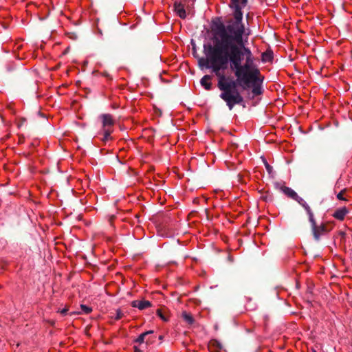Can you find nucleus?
Returning <instances> with one entry per match:
<instances>
[{
  "label": "nucleus",
  "mask_w": 352,
  "mask_h": 352,
  "mask_svg": "<svg viewBox=\"0 0 352 352\" xmlns=\"http://www.w3.org/2000/svg\"><path fill=\"white\" fill-rule=\"evenodd\" d=\"M262 82L263 79L259 78V80L256 82H251L250 85H252V92L254 96H258L262 94Z\"/></svg>",
  "instance_id": "nucleus-8"
},
{
  "label": "nucleus",
  "mask_w": 352,
  "mask_h": 352,
  "mask_svg": "<svg viewBox=\"0 0 352 352\" xmlns=\"http://www.w3.org/2000/svg\"><path fill=\"white\" fill-rule=\"evenodd\" d=\"M311 226L312 233L314 239L316 241H318L320 238V236L325 232L326 227L324 224H321L318 226L316 224V220L314 219V221H309Z\"/></svg>",
  "instance_id": "nucleus-5"
},
{
  "label": "nucleus",
  "mask_w": 352,
  "mask_h": 352,
  "mask_svg": "<svg viewBox=\"0 0 352 352\" xmlns=\"http://www.w3.org/2000/svg\"><path fill=\"white\" fill-rule=\"evenodd\" d=\"M255 58H248L246 61L232 69L240 85L250 87L251 82L259 80L260 72L254 63Z\"/></svg>",
  "instance_id": "nucleus-3"
},
{
  "label": "nucleus",
  "mask_w": 352,
  "mask_h": 352,
  "mask_svg": "<svg viewBox=\"0 0 352 352\" xmlns=\"http://www.w3.org/2000/svg\"><path fill=\"white\" fill-rule=\"evenodd\" d=\"M216 344L217 346H218V349H221V344L217 342V341H214L212 343H211L210 344ZM211 346V345H210V347Z\"/></svg>",
  "instance_id": "nucleus-23"
},
{
  "label": "nucleus",
  "mask_w": 352,
  "mask_h": 352,
  "mask_svg": "<svg viewBox=\"0 0 352 352\" xmlns=\"http://www.w3.org/2000/svg\"><path fill=\"white\" fill-rule=\"evenodd\" d=\"M248 0H231L232 7H243L247 4Z\"/></svg>",
  "instance_id": "nucleus-14"
},
{
  "label": "nucleus",
  "mask_w": 352,
  "mask_h": 352,
  "mask_svg": "<svg viewBox=\"0 0 352 352\" xmlns=\"http://www.w3.org/2000/svg\"><path fill=\"white\" fill-rule=\"evenodd\" d=\"M314 352H316V351H314Z\"/></svg>",
  "instance_id": "nucleus-26"
},
{
  "label": "nucleus",
  "mask_w": 352,
  "mask_h": 352,
  "mask_svg": "<svg viewBox=\"0 0 352 352\" xmlns=\"http://www.w3.org/2000/svg\"><path fill=\"white\" fill-rule=\"evenodd\" d=\"M182 317L184 320L188 324H192L195 321L192 316L186 311L182 313Z\"/></svg>",
  "instance_id": "nucleus-12"
},
{
  "label": "nucleus",
  "mask_w": 352,
  "mask_h": 352,
  "mask_svg": "<svg viewBox=\"0 0 352 352\" xmlns=\"http://www.w3.org/2000/svg\"><path fill=\"white\" fill-rule=\"evenodd\" d=\"M248 34L234 40L231 36H214L212 44L204 45L206 58L199 59V65L210 69L212 72L218 78V88L221 91L220 98L226 102L230 110L235 104H239L243 101L240 93L234 89L235 81L227 82L224 71L228 64L231 69L245 62L248 58H253L251 50L245 45L248 41Z\"/></svg>",
  "instance_id": "nucleus-1"
},
{
  "label": "nucleus",
  "mask_w": 352,
  "mask_h": 352,
  "mask_svg": "<svg viewBox=\"0 0 352 352\" xmlns=\"http://www.w3.org/2000/svg\"><path fill=\"white\" fill-rule=\"evenodd\" d=\"M174 11L181 19L186 17V12L184 4L180 1H175L174 3Z\"/></svg>",
  "instance_id": "nucleus-6"
},
{
  "label": "nucleus",
  "mask_w": 352,
  "mask_h": 352,
  "mask_svg": "<svg viewBox=\"0 0 352 352\" xmlns=\"http://www.w3.org/2000/svg\"><path fill=\"white\" fill-rule=\"evenodd\" d=\"M132 306L143 310L151 307V303L148 300H135L132 302Z\"/></svg>",
  "instance_id": "nucleus-9"
},
{
  "label": "nucleus",
  "mask_w": 352,
  "mask_h": 352,
  "mask_svg": "<svg viewBox=\"0 0 352 352\" xmlns=\"http://www.w3.org/2000/svg\"><path fill=\"white\" fill-rule=\"evenodd\" d=\"M211 79H212V76L210 75H205L201 78V79L200 80V83H201V85L206 90L209 91L212 89V84L210 82Z\"/></svg>",
  "instance_id": "nucleus-10"
},
{
  "label": "nucleus",
  "mask_w": 352,
  "mask_h": 352,
  "mask_svg": "<svg viewBox=\"0 0 352 352\" xmlns=\"http://www.w3.org/2000/svg\"><path fill=\"white\" fill-rule=\"evenodd\" d=\"M337 198L339 200H346L345 198L343 197V192L341 191L337 195Z\"/></svg>",
  "instance_id": "nucleus-21"
},
{
  "label": "nucleus",
  "mask_w": 352,
  "mask_h": 352,
  "mask_svg": "<svg viewBox=\"0 0 352 352\" xmlns=\"http://www.w3.org/2000/svg\"><path fill=\"white\" fill-rule=\"evenodd\" d=\"M303 208L305 210V211L307 212V214H308L309 221H314V219H315L314 214L311 208L309 207V206L307 204H306L303 206Z\"/></svg>",
  "instance_id": "nucleus-15"
},
{
  "label": "nucleus",
  "mask_w": 352,
  "mask_h": 352,
  "mask_svg": "<svg viewBox=\"0 0 352 352\" xmlns=\"http://www.w3.org/2000/svg\"><path fill=\"white\" fill-rule=\"evenodd\" d=\"M123 316V313L120 309H117L116 312V316L114 317L115 320H118L121 319Z\"/></svg>",
  "instance_id": "nucleus-18"
},
{
  "label": "nucleus",
  "mask_w": 352,
  "mask_h": 352,
  "mask_svg": "<svg viewBox=\"0 0 352 352\" xmlns=\"http://www.w3.org/2000/svg\"><path fill=\"white\" fill-rule=\"evenodd\" d=\"M159 338H160V340H162L163 339V336H160Z\"/></svg>",
  "instance_id": "nucleus-25"
},
{
  "label": "nucleus",
  "mask_w": 352,
  "mask_h": 352,
  "mask_svg": "<svg viewBox=\"0 0 352 352\" xmlns=\"http://www.w3.org/2000/svg\"><path fill=\"white\" fill-rule=\"evenodd\" d=\"M153 333V331L150 330V331H145V332L141 333L138 336V338L136 339L135 342L139 343V344L144 343L146 336L149 335V334H152Z\"/></svg>",
  "instance_id": "nucleus-13"
},
{
  "label": "nucleus",
  "mask_w": 352,
  "mask_h": 352,
  "mask_svg": "<svg viewBox=\"0 0 352 352\" xmlns=\"http://www.w3.org/2000/svg\"><path fill=\"white\" fill-rule=\"evenodd\" d=\"M134 351L135 352H143L141 349H140L138 346H134Z\"/></svg>",
  "instance_id": "nucleus-24"
},
{
  "label": "nucleus",
  "mask_w": 352,
  "mask_h": 352,
  "mask_svg": "<svg viewBox=\"0 0 352 352\" xmlns=\"http://www.w3.org/2000/svg\"><path fill=\"white\" fill-rule=\"evenodd\" d=\"M349 213V210L346 207H342L337 209L333 214V217L339 220L343 221L345 216Z\"/></svg>",
  "instance_id": "nucleus-7"
},
{
  "label": "nucleus",
  "mask_w": 352,
  "mask_h": 352,
  "mask_svg": "<svg viewBox=\"0 0 352 352\" xmlns=\"http://www.w3.org/2000/svg\"><path fill=\"white\" fill-rule=\"evenodd\" d=\"M302 207H303L307 202L300 196L297 195V197L294 199Z\"/></svg>",
  "instance_id": "nucleus-17"
},
{
  "label": "nucleus",
  "mask_w": 352,
  "mask_h": 352,
  "mask_svg": "<svg viewBox=\"0 0 352 352\" xmlns=\"http://www.w3.org/2000/svg\"><path fill=\"white\" fill-rule=\"evenodd\" d=\"M234 8L233 19L228 21L226 24L219 23L216 25L214 29V36L234 37V40L245 37V28L243 19V7H232Z\"/></svg>",
  "instance_id": "nucleus-2"
},
{
  "label": "nucleus",
  "mask_w": 352,
  "mask_h": 352,
  "mask_svg": "<svg viewBox=\"0 0 352 352\" xmlns=\"http://www.w3.org/2000/svg\"><path fill=\"white\" fill-rule=\"evenodd\" d=\"M157 315L164 321H167L168 319L164 316L160 309L157 310Z\"/></svg>",
  "instance_id": "nucleus-19"
},
{
  "label": "nucleus",
  "mask_w": 352,
  "mask_h": 352,
  "mask_svg": "<svg viewBox=\"0 0 352 352\" xmlns=\"http://www.w3.org/2000/svg\"><path fill=\"white\" fill-rule=\"evenodd\" d=\"M67 311H68V309L67 308H64V309H59L58 311V312H59L60 314H62L63 316L66 315Z\"/></svg>",
  "instance_id": "nucleus-20"
},
{
  "label": "nucleus",
  "mask_w": 352,
  "mask_h": 352,
  "mask_svg": "<svg viewBox=\"0 0 352 352\" xmlns=\"http://www.w3.org/2000/svg\"><path fill=\"white\" fill-rule=\"evenodd\" d=\"M100 118L102 120V131H103V141H107L111 138V134L113 132L111 127L115 124L112 116L109 113L102 114Z\"/></svg>",
  "instance_id": "nucleus-4"
},
{
  "label": "nucleus",
  "mask_w": 352,
  "mask_h": 352,
  "mask_svg": "<svg viewBox=\"0 0 352 352\" xmlns=\"http://www.w3.org/2000/svg\"><path fill=\"white\" fill-rule=\"evenodd\" d=\"M80 309L81 311L76 312V314H89L92 311V308L85 305H80Z\"/></svg>",
  "instance_id": "nucleus-16"
},
{
  "label": "nucleus",
  "mask_w": 352,
  "mask_h": 352,
  "mask_svg": "<svg viewBox=\"0 0 352 352\" xmlns=\"http://www.w3.org/2000/svg\"><path fill=\"white\" fill-rule=\"evenodd\" d=\"M265 168H266L267 170L269 173H270L272 170V167L270 164H268L267 162H265Z\"/></svg>",
  "instance_id": "nucleus-22"
},
{
  "label": "nucleus",
  "mask_w": 352,
  "mask_h": 352,
  "mask_svg": "<svg viewBox=\"0 0 352 352\" xmlns=\"http://www.w3.org/2000/svg\"><path fill=\"white\" fill-rule=\"evenodd\" d=\"M281 190L285 195L293 199L294 200L298 195V194L289 187L283 186Z\"/></svg>",
  "instance_id": "nucleus-11"
}]
</instances>
